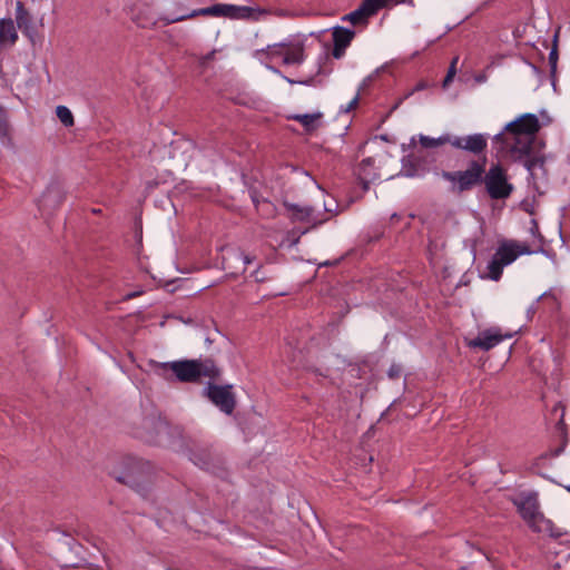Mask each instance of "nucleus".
<instances>
[{
	"instance_id": "f257e3e1",
	"label": "nucleus",
	"mask_w": 570,
	"mask_h": 570,
	"mask_svg": "<svg viewBox=\"0 0 570 570\" xmlns=\"http://www.w3.org/2000/svg\"><path fill=\"white\" fill-rule=\"evenodd\" d=\"M487 157L472 159L463 170H441L440 177L450 183L449 191L453 195H462L473 188L484 185L491 199H507L514 190L509 181L507 169L499 163L485 168Z\"/></svg>"
},
{
	"instance_id": "f03ea898",
	"label": "nucleus",
	"mask_w": 570,
	"mask_h": 570,
	"mask_svg": "<svg viewBox=\"0 0 570 570\" xmlns=\"http://www.w3.org/2000/svg\"><path fill=\"white\" fill-rule=\"evenodd\" d=\"M541 128L539 118L534 114H523L505 125V131L512 137L511 158L521 161L529 155Z\"/></svg>"
},
{
	"instance_id": "7ed1b4c3",
	"label": "nucleus",
	"mask_w": 570,
	"mask_h": 570,
	"mask_svg": "<svg viewBox=\"0 0 570 570\" xmlns=\"http://www.w3.org/2000/svg\"><path fill=\"white\" fill-rule=\"evenodd\" d=\"M159 367L171 370L176 379L184 383H197L203 376L217 381L222 375L220 367L212 357L166 362Z\"/></svg>"
},
{
	"instance_id": "20e7f679",
	"label": "nucleus",
	"mask_w": 570,
	"mask_h": 570,
	"mask_svg": "<svg viewBox=\"0 0 570 570\" xmlns=\"http://www.w3.org/2000/svg\"><path fill=\"white\" fill-rule=\"evenodd\" d=\"M513 504L517 507L522 519L534 532L548 531L551 537L554 538L561 535V533L552 532V521L546 519L544 515L538 511L539 504L537 493H522L518 499L513 500Z\"/></svg>"
},
{
	"instance_id": "39448f33",
	"label": "nucleus",
	"mask_w": 570,
	"mask_h": 570,
	"mask_svg": "<svg viewBox=\"0 0 570 570\" xmlns=\"http://www.w3.org/2000/svg\"><path fill=\"white\" fill-rule=\"evenodd\" d=\"M203 395L226 415H230L236 407V396L232 384L219 385L210 380L204 387Z\"/></svg>"
},
{
	"instance_id": "423d86ee",
	"label": "nucleus",
	"mask_w": 570,
	"mask_h": 570,
	"mask_svg": "<svg viewBox=\"0 0 570 570\" xmlns=\"http://www.w3.org/2000/svg\"><path fill=\"white\" fill-rule=\"evenodd\" d=\"M117 480L141 495H146L150 483V468L148 462L136 461L135 466L128 469Z\"/></svg>"
},
{
	"instance_id": "0eeeda50",
	"label": "nucleus",
	"mask_w": 570,
	"mask_h": 570,
	"mask_svg": "<svg viewBox=\"0 0 570 570\" xmlns=\"http://www.w3.org/2000/svg\"><path fill=\"white\" fill-rule=\"evenodd\" d=\"M451 146L458 150L473 155L481 159L480 156H485L488 148V135L485 134H470L464 136L452 135Z\"/></svg>"
},
{
	"instance_id": "6e6552de",
	"label": "nucleus",
	"mask_w": 570,
	"mask_h": 570,
	"mask_svg": "<svg viewBox=\"0 0 570 570\" xmlns=\"http://www.w3.org/2000/svg\"><path fill=\"white\" fill-rule=\"evenodd\" d=\"M394 0H362L358 8L345 14L342 20L354 26H366L368 18L375 16L381 9L390 6Z\"/></svg>"
},
{
	"instance_id": "1a4fd4ad",
	"label": "nucleus",
	"mask_w": 570,
	"mask_h": 570,
	"mask_svg": "<svg viewBox=\"0 0 570 570\" xmlns=\"http://www.w3.org/2000/svg\"><path fill=\"white\" fill-rule=\"evenodd\" d=\"M129 14L132 22H135L139 28H153L156 26L157 21H164L161 18H157L154 9L153 1H141L134 0L129 8Z\"/></svg>"
},
{
	"instance_id": "9d476101",
	"label": "nucleus",
	"mask_w": 570,
	"mask_h": 570,
	"mask_svg": "<svg viewBox=\"0 0 570 570\" xmlns=\"http://www.w3.org/2000/svg\"><path fill=\"white\" fill-rule=\"evenodd\" d=\"M512 334H502L498 327H490L479 333V335L472 340L466 341V345L470 348H479L481 351H490L505 338H511Z\"/></svg>"
},
{
	"instance_id": "9b49d317",
	"label": "nucleus",
	"mask_w": 570,
	"mask_h": 570,
	"mask_svg": "<svg viewBox=\"0 0 570 570\" xmlns=\"http://www.w3.org/2000/svg\"><path fill=\"white\" fill-rule=\"evenodd\" d=\"M188 458L195 465L212 472L220 463L219 455L208 445H194L189 449Z\"/></svg>"
},
{
	"instance_id": "f8f14e48",
	"label": "nucleus",
	"mask_w": 570,
	"mask_h": 570,
	"mask_svg": "<svg viewBox=\"0 0 570 570\" xmlns=\"http://www.w3.org/2000/svg\"><path fill=\"white\" fill-rule=\"evenodd\" d=\"M222 17L233 20H258L266 10L247 6L220 3Z\"/></svg>"
},
{
	"instance_id": "ddd939ff",
	"label": "nucleus",
	"mask_w": 570,
	"mask_h": 570,
	"mask_svg": "<svg viewBox=\"0 0 570 570\" xmlns=\"http://www.w3.org/2000/svg\"><path fill=\"white\" fill-rule=\"evenodd\" d=\"M198 16H204V17H222V8H220V3H215L210 7H206V8H200V9H195V10H191L190 12H186V13H183V14H179V16H173L170 18H164V24L165 26H168V24H171V23H175V22H179V21H184V20H187V19H191V18H195V17H198Z\"/></svg>"
},
{
	"instance_id": "4468645a",
	"label": "nucleus",
	"mask_w": 570,
	"mask_h": 570,
	"mask_svg": "<svg viewBox=\"0 0 570 570\" xmlns=\"http://www.w3.org/2000/svg\"><path fill=\"white\" fill-rule=\"evenodd\" d=\"M63 194L58 185H50L41 195L38 206L40 210H53L63 202Z\"/></svg>"
},
{
	"instance_id": "2eb2a0df",
	"label": "nucleus",
	"mask_w": 570,
	"mask_h": 570,
	"mask_svg": "<svg viewBox=\"0 0 570 570\" xmlns=\"http://www.w3.org/2000/svg\"><path fill=\"white\" fill-rule=\"evenodd\" d=\"M559 409L561 410V414L556 424V432L560 439V445L557 446L556 449L550 450V455L553 458L559 456L568 444V432L567 425L564 423V407L560 403H558L553 407V412H557Z\"/></svg>"
},
{
	"instance_id": "dca6fc26",
	"label": "nucleus",
	"mask_w": 570,
	"mask_h": 570,
	"mask_svg": "<svg viewBox=\"0 0 570 570\" xmlns=\"http://www.w3.org/2000/svg\"><path fill=\"white\" fill-rule=\"evenodd\" d=\"M374 158L367 157L364 158L357 167L356 175L363 190H367L370 188L371 181L377 177V174L374 170Z\"/></svg>"
},
{
	"instance_id": "f3484780",
	"label": "nucleus",
	"mask_w": 570,
	"mask_h": 570,
	"mask_svg": "<svg viewBox=\"0 0 570 570\" xmlns=\"http://www.w3.org/2000/svg\"><path fill=\"white\" fill-rule=\"evenodd\" d=\"M515 240H503L497 248L494 256L504 265L512 264L518 258Z\"/></svg>"
},
{
	"instance_id": "a211bd4d",
	"label": "nucleus",
	"mask_w": 570,
	"mask_h": 570,
	"mask_svg": "<svg viewBox=\"0 0 570 570\" xmlns=\"http://www.w3.org/2000/svg\"><path fill=\"white\" fill-rule=\"evenodd\" d=\"M18 40V32L11 18L0 19V45L13 46Z\"/></svg>"
},
{
	"instance_id": "6ab92c4d",
	"label": "nucleus",
	"mask_w": 570,
	"mask_h": 570,
	"mask_svg": "<svg viewBox=\"0 0 570 570\" xmlns=\"http://www.w3.org/2000/svg\"><path fill=\"white\" fill-rule=\"evenodd\" d=\"M401 173L405 177H422L425 174V169L419 158L407 156L402 159Z\"/></svg>"
},
{
	"instance_id": "aec40b11",
	"label": "nucleus",
	"mask_w": 570,
	"mask_h": 570,
	"mask_svg": "<svg viewBox=\"0 0 570 570\" xmlns=\"http://www.w3.org/2000/svg\"><path fill=\"white\" fill-rule=\"evenodd\" d=\"M285 53L283 58L284 65H301L305 60L304 45L298 42L292 45L289 42V47L285 48Z\"/></svg>"
},
{
	"instance_id": "412c9836",
	"label": "nucleus",
	"mask_w": 570,
	"mask_h": 570,
	"mask_svg": "<svg viewBox=\"0 0 570 570\" xmlns=\"http://www.w3.org/2000/svg\"><path fill=\"white\" fill-rule=\"evenodd\" d=\"M332 37L334 45L347 48L355 37V31L345 27L336 26L333 28Z\"/></svg>"
},
{
	"instance_id": "4be33fe9",
	"label": "nucleus",
	"mask_w": 570,
	"mask_h": 570,
	"mask_svg": "<svg viewBox=\"0 0 570 570\" xmlns=\"http://www.w3.org/2000/svg\"><path fill=\"white\" fill-rule=\"evenodd\" d=\"M492 144L498 153H510L512 148V137L509 131H505V127L492 137Z\"/></svg>"
},
{
	"instance_id": "5701e85b",
	"label": "nucleus",
	"mask_w": 570,
	"mask_h": 570,
	"mask_svg": "<svg viewBox=\"0 0 570 570\" xmlns=\"http://www.w3.org/2000/svg\"><path fill=\"white\" fill-rule=\"evenodd\" d=\"M16 21L22 31H27L32 26V18L21 1H17L16 4Z\"/></svg>"
},
{
	"instance_id": "b1692460",
	"label": "nucleus",
	"mask_w": 570,
	"mask_h": 570,
	"mask_svg": "<svg viewBox=\"0 0 570 570\" xmlns=\"http://www.w3.org/2000/svg\"><path fill=\"white\" fill-rule=\"evenodd\" d=\"M0 141L8 147L13 145L7 111L2 106H0Z\"/></svg>"
},
{
	"instance_id": "393cba45",
	"label": "nucleus",
	"mask_w": 570,
	"mask_h": 570,
	"mask_svg": "<svg viewBox=\"0 0 570 570\" xmlns=\"http://www.w3.org/2000/svg\"><path fill=\"white\" fill-rule=\"evenodd\" d=\"M519 163L522 164L524 166V168L528 170L529 175L531 177H533L534 169L537 167L544 166V158L540 155L533 154V149H532L531 153L529 155L524 156V158Z\"/></svg>"
},
{
	"instance_id": "a878e982",
	"label": "nucleus",
	"mask_w": 570,
	"mask_h": 570,
	"mask_svg": "<svg viewBox=\"0 0 570 570\" xmlns=\"http://www.w3.org/2000/svg\"><path fill=\"white\" fill-rule=\"evenodd\" d=\"M286 47H289V42L283 41L274 45H268L266 48L257 50L256 55H265L268 59H273L276 57L284 58Z\"/></svg>"
},
{
	"instance_id": "bb28decb",
	"label": "nucleus",
	"mask_w": 570,
	"mask_h": 570,
	"mask_svg": "<svg viewBox=\"0 0 570 570\" xmlns=\"http://www.w3.org/2000/svg\"><path fill=\"white\" fill-rule=\"evenodd\" d=\"M451 134H444L438 138H431L429 136L420 135L419 140L423 148H435L444 144L451 145Z\"/></svg>"
},
{
	"instance_id": "cd10ccee",
	"label": "nucleus",
	"mask_w": 570,
	"mask_h": 570,
	"mask_svg": "<svg viewBox=\"0 0 570 570\" xmlns=\"http://www.w3.org/2000/svg\"><path fill=\"white\" fill-rule=\"evenodd\" d=\"M284 206L294 214L296 219L301 222L308 220L313 213L312 207H301L299 205L292 203H284Z\"/></svg>"
},
{
	"instance_id": "c85d7f7f",
	"label": "nucleus",
	"mask_w": 570,
	"mask_h": 570,
	"mask_svg": "<svg viewBox=\"0 0 570 570\" xmlns=\"http://www.w3.org/2000/svg\"><path fill=\"white\" fill-rule=\"evenodd\" d=\"M505 266L493 255L488 263V277L494 282H498L503 273Z\"/></svg>"
},
{
	"instance_id": "c756f323",
	"label": "nucleus",
	"mask_w": 570,
	"mask_h": 570,
	"mask_svg": "<svg viewBox=\"0 0 570 570\" xmlns=\"http://www.w3.org/2000/svg\"><path fill=\"white\" fill-rule=\"evenodd\" d=\"M322 117V114H304V115H295L292 119L298 121L303 125L306 130H313L315 128L314 122Z\"/></svg>"
},
{
	"instance_id": "7c9ffc66",
	"label": "nucleus",
	"mask_w": 570,
	"mask_h": 570,
	"mask_svg": "<svg viewBox=\"0 0 570 570\" xmlns=\"http://www.w3.org/2000/svg\"><path fill=\"white\" fill-rule=\"evenodd\" d=\"M56 115L66 127L73 126V116L70 109L66 106H58L56 108Z\"/></svg>"
},
{
	"instance_id": "2f4dec72",
	"label": "nucleus",
	"mask_w": 570,
	"mask_h": 570,
	"mask_svg": "<svg viewBox=\"0 0 570 570\" xmlns=\"http://www.w3.org/2000/svg\"><path fill=\"white\" fill-rule=\"evenodd\" d=\"M371 80V77L366 78L364 81H363V85L362 87L358 89L356 96L346 105V106H342L340 108V112H344V114H347L350 112L351 110H353L354 108H356L357 104H358V100H360V91L361 89H363L364 86H366L367 81Z\"/></svg>"
},
{
	"instance_id": "473e14b6",
	"label": "nucleus",
	"mask_w": 570,
	"mask_h": 570,
	"mask_svg": "<svg viewBox=\"0 0 570 570\" xmlns=\"http://www.w3.org/2000/svg\"><path fill=\"white\" fill-rule=\"evenodd\" d=\"M458 60L459 58L458 57H454L451 61V65L449 67V70H448V73L442 82V86L444 88H446L449 86V83L453 80L455 73H456V63H458Z\"/></svg>"
},
{
	"instance_id": "72a5a7b5",
	"label": "nucleus",
	"mask_w": 570,
	"mask_h": 570,
	"mask_svg": "<svg viewBox=\"0 0 570 570\" xmlns=\"http://www.w3.org/2000/svg\"><path fill=\"white\" fill-rule=\"evenodd\" d=\"M558 48H557V43L554 42L552 49L550 50V53H549V65H550V69H551V75L554 76L556 71H557V63H558Z\"/></svg>"
},
{
	"instance_id": "f704fd0d",
	"label": "nucleus",
	"mask_w": 570,
	"mask_h": 570,
	"mask_svg": "<svg viewBox=\"0 0 570 570\" xmlns=\"http://www.w3.org/2000/svg\"><path fill=\"white\" fill-rule=\"evenodd\" d=\"M402 373H403V366L397 363L391 364V366L387 370V376H389V379H391L393 381L399 380L401 377Z\"/></svg>"
},
{
	"instance_id": "c9c22d12",
	"label": "nucleus",
	"mask_w": 570,
	"mask_h": 570,
	"mask_svg": "<svg viewBox=\"0 0 570 570\" xmlns=\"http://www.w3.org/2000/svg\"><path fill=\"white\" fill-rule=\"evenodd\" d=\"M267 69H269L271 71H273L274 73L281 76L284 80H286L288 83L293 85V83H302V85H308L312 82V79L307 80V81H297V80H293L286 76H284L277 68L273 67V66H269L267 65L266 66Z\"/></svg>"
},
{
	"instance_id": "e433bc0d",
	"label": "nucleus",
	"mask_w": 570,
	"mask_h": 570,
	"mask_svg": "<svg viewBox=\"0 0 570 570\" xmlns=\"http://www.w3.org/2000/svg\"><path fill=\"white\" fill-rule=\"evenodd\" d=\"M252 276L254 277L256 283H264L271 279V277L262 271V266H258L253 273Z\"/></svg>"
},
{
	"instance_id": "4c0bfd02",
	"label": "nucleus",
	"mask_w": 570,
	"mask_h": 570,
	"mask_svg": "<svg viewBox=\"0 0 570 570\" xmlns=\"http://www.w3.org/2000/svg\"><path fill=\"white\" fill-rule=\"evenodd\" d=\"M515 253H518V257L520 255H529L533 253V250L527 244H520L515 242Z\"/></svg>"
},
{
	"instance_id": "58836bf2",
	"label": "nucleus",
	"mask_w": 570,
	"mask_h": 570,
	"mask_svg": "<svg viewBox=\"0 0 570 570\" xmlns=\"http://www.w3.org/2000/svg\"><path fill=\"white\" fill-rule=\"evenodd\" d=\"M346 48L341 47L338 45H334L332 55L335 59H340L344 56Z\"/></svg>"
},
{
	"instance_id": "ea45409f",
	"label": "nucleus",
	"mask_w": 570,
	"mask_h": 570,
	"mask_svg": "<svg viewBox=\"0 0 570 570\" xmlns=\"http://www.w3.org/2000/svg\"><path fill=\"white\" fill-rule=\"evenodd\" d=\"M215 53H216V51H215V50H213V51L208 52L207 55H205L204 57H202V59H200V65H202V66H206V63H207L208 61H210L212 59H214Z\"/></svg>"
},
{
	"instance_id": "a19ab883",
	"label": "nucleus",
	"mask_w": 570,
	"mask_h": 570,
	"mask_svg": "<svg viewBox=\"0 0 570 570\" xmlns=\"http://www.w3.org/2000/svg\"><path fill=\"white\" fill-rule=\"evenodd\" d=\"M238 256L243 261L244 268L246 267V265L250 264L254 261V258H255V257H252V256L246 255L244 253H239Z\"/></svg>"
},
{
	"instance_id": "79ce46f5",
	"label": "nucleus",
	"mask_w": 570,
	"mask_h": 570,
	"mask_svg": "<svg viewBox=\"0 0 570 570\" xmlns=\"http://www.w3.org/2000/svg\"><path fill=\"white\" fill-rule=\"evenodd\" d=\"M425 88H426V83H425V82H423V81H421V82H419V83L415 86L414 90H415V91H419V90H423V89H425Z\"/></svg>"
},
{
	"instance_id": "37998d69",
	"label": "nucleus",
	"mask_w": 570,
	"mask_h": 570,
	"mask_svg": "<svg viewBox=\"0 0 570 570\" xmlns=\"http://www.w3.org/2000/svg\"><path fill=\"white\" fill-rule=\"evenodd\" d=\"M323 222H324V220L315 222V223L313 224V227H316V226L321 225Z\"/></svg>"
},
{
	"instance_id": "c03bdc74",
	"label": "nucleus",
	"mask_w": 570,
	"mask_h": 570,
	"mask_svg": "<svg viewBox=\"0 0 570 570\" xmlns=\"http://www.w3.org/2000/svg\"><path fill=\"white\" fill-rule=\"evenodd\" d=\"M401 2H409V3H413V0H401Z\"/></svg>"
},
{
	"instance_id": "a18cd8bd",
	"label": "nucleus",
	"mask_w": 570,
	"mask_h": 570,
	"mask_svg": "<svg viewBox=\"0 0 570 570\" xmlns=\"http://www.w3.org/2000/svg\"><path fill=\"white\" fill-rule=\"evenodd\" d=\"M532 223H533V227H534L535 229H538L537 222H535V220H532Z\"/></svg>"
},
{
	"instance_id": "49530a36",
	"label": "nucleus",
	"mask_w": 570,
	"mask_h": 570,
	"mask_svg": "<svg viewBox=\"0 0 570 570\" xmlns=\"http://www.w3.org/2000/svg\"><path fill=\"white\" fill-rule=\"evenodd\" d=\"M159 425H161L164 429H167V425L163 424L161 422H159Z\"/></svg>"
},
{
	"instance_id": "de8ad7c7",
	"label": "nucleus",
	"mask_w": 570,
	"mask_h": 570,
	"mask_svg": "<svg viewBox=\"0 0 570 570\" xmlns=\"http://www.w3.org/2000/svg\"><path fill=\"white\" fill-rule=\"evenodd\" d=\"M567 491H568V492H570V485H569V487H567Z\"/></svg>"
},
{
	"instance_id": "09e8293b",
	"label": "nucleus",
	"mask_w": 570,
	"mask_h": 570,
	"mask_svg": "<svg viewBox=\"0 0 570 570\" xmlns=\"http://www.w3.org/2000/svg\"><path fill=\"white\" fill-rule=\"evenodd\" d=\"M461 570H466L465 568H462Z\"/></svg>"
}]
</instances>
